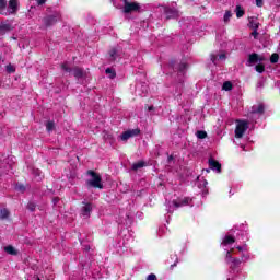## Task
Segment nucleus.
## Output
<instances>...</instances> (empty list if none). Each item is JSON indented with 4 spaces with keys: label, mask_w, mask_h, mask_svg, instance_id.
<instances>
[{
    "label": "nucleus",
    "mask_w": 280,
    "mask_h": 280,
    "mask_svg": "<svg viewBox=\"0 0 280 280\" xmlns=\"http://www.w3.org/2000/svg\"><path fill=\"white\" fill-rule=\"evenodd\" d=\"M89 179H86L85 185L88 189H104V184L102 183V175L95 171L89 170L86 172Z\"/></svg>",
    "instance_id": "nucleus-1"
},
{
    "label": "nucleus",
    "mask_w": 280,
    "mask_h": 280,
    "mask_svg": "<svg viewBox=\"0 0 280 280\" xmlns=\"http://www.w3.org/2000/svg\"><path fill=\"white\" fill-rule=\"evenodd\" d=\"M172 205L173 207H175V209H179V207H187V205H191V199L189 197H184L178 198L177 200H173V202H166V209L168 213L174 212V209H172Z\"/></svg>",
    "instance_id": "nucleus-2"
},
{
    "label": "nucleus",
    "mask_w": 280,
    "mask_h": 280,
    "mask_svg": "<svg viewBox=\"0 0 280 280\" xmlns=\"http://www.w3.org/2000/svg\"><path fill=\"white\" fill-rule=\"evenodd\" d=\"M248 130V121L246 120H236V128H235V137L236 139H242L244 133Z\"/></svg>",
    "instance_id": "nucleus-3"
},
{
    "label": "nucleus",
    "mask_w": 280,
    "mask_h": 280,
    "mask_svg": "<svg viewBox=\"0 0 280 280\" xmlns=\"http://www.w3.org/2000/svg\"><path fill=\"white\" fill-rule=\"evenodd\" d=\"M124 9L122 12L125 14H130V12H139L141 10V5L138 2H130L128 0H122Z\"/></svg>",
    "instance_id": "nucleus-4"
},
{
    "label": "nucleus",
    "mask_w": 280,
    "mask_h": 280,
    "mask_svg": "<svg viewBox=\"0 0 280 280\" xmlns=\"http://www.w3.org/2000/svg\"><path fill=\"white\" fill-rule=\"evenodd\" d=\"M61 69L66 71L67 73H71L77 78V80H80L81 78H84V70L80 67H74L73 69L69 68L67 63L61 65Z\"/></svg>",
    "instance_id": "nucleus-5"
},
{
    "label": "nucleus",
    "mask_w": 280,
    "mask_h": 280,
    "mask_svg": "<svg viewBox=\"0 0 280 280\" xmlns=\"http://www.w3.org/2000/svg\"><path fill=\"white\" fill-rule=\"evenodd\" d=\"M58 21H60V13H54L43 19L45 27H51V25H56Z\"/></svg>",
    "instance_id": "nucleus-6"
},
{
    "label": "nucleus",
    "mask_w": 280,
    "mask_h": 280,
    "mask_svg": "<svg viewBox=\"0 0 280 280\" xmlns=\"http://www.w3.org/2000/svg\"><path fill=\"white\" fill-rule=\"evenodd\" d=\"M5 12L7 13H4V16L16 14V12H19V0H9V4Z\"/></svg>",
    "instance_id": "nucleus-7"
},
{
    "label": "nucleus",
    "mask_w": 280,
    "mask_h": 280,
    "mask_svg": "<svg viewBox=\"0 0 280 280\" xmlns=\"http://www.w3.org/2000/svg\"><path fill=\"white\" fill-rule=\"evenodd\" d=\"M166 19H178L180 16V12L177 9H172L170 7H162Z\"/></svg>",
    "instance_id": "nucleus-8"
},
{
    "label": "nucleus",
    "mask_w": 280,
    "mask_h": 280,
    "mask_svg": "<svg viewBox=\"0 0 280 280\" xmlns=\"http://www.w3.org/2000/svg\"><path fill=\"white\" fill-rule=\"evenodd\" d=\"M82 208H81V215L83 218H90L91 217V211H93V205L91 202L83 201L82 202Z\"/></svg>",
    "instance_id": "nucleus-9"
},
{
    "label": "nucleus",
    "mask_w": 280,
    "mask_h": 280,
    "mask_svg": "<svg viewBox=\"0 0 280 280\" xmlns=\"http://www.w3.org/2000/svg\"><path fill=\"white\" fill-rule=\"evenodd\" d=\"M14 30V26H12V23L9 21L0 22V35L4 36V34H8Z\"/></svg>",
    "instance_id": "nucleus-10"
},
{
    "label": "nucleus",
    "mask_w": 280,
    "mask_h": 280,
    "mask_svg": "<svg viewBox=\"0 0 280 280\" xmlns=\"http://www.w3.org/2000/svg\"><path fill=\"white\" fill-rule=\"evenodd\" d=\"M141 132L139 129H132L125 131L121 136L120 139L121 141H128V139H131V137H137Z\"/></svg>",
    "instance_id": "nucleus-11"
},
{
    "label": "nucleus",
    "mask_w": 280,
    "mask_h": 280,
    "mask_svg": "<svg viewBox=\"0 0 280 280\" xmlns=\"http://www.w3.org/2000/svg\"><path fill=\"white\" fill-rule=\"evenodd\" d=\"M208 163H209L210 170L218 172V174H220V172H222V164H220V162H218L213 158H210Z\"/></svg>",
    "instance_id": "nucleus-12"
},
{
    "label": "nucleus",
    "mask_w": 280,
    "mask_h": 280,
    "mask_svg": "<svg viewBox=\"0 0 280 280\" xmlns=\"http://www.w3.org/2000/svg\"><path fill=\"white\" fill-rule=\"evenodd\" d=\"M262 60L264 57H259L257 52H253L248 56L247 67H250V65H255L256 62H261Z\"/></svg>",
    "instance_id": "nucleus-13"
},
{
    "label": "nucleus",
    "mask_w": 280,
    "mask_h": 280,
    "mask_svg": "<svg viewBox=\"0 0 280 280\" xmlns=\"http://www.w3.org/2000/svg\"><path fill=\"white\" fill-rule=\"evenodd\" d=\"M265 106L264 104L254 105L252 107V115H264Z\"/></svg>",
    "instance_id": "nucleus-14"
},
{
    "label": "nucleus",
    "mask_w": 280,
    "mask_h": 280,
    "mask_svg": "<svg viewBox=\"0 0 280 280\" xmlns=\"http://www.w3.org/2000/svg\"><path fill=\"white\" fill-rule=\"evenodd\" d=\"M218 59L226 60V54H220L219 56L215 54L210 55V60H211V62H213V65H218Z\"/></svg>",
    "instance_id": "nucleus-15"
},
{
    "label": "nucleus",
    "mask_w": 280,
    "mask_h": 280,
    "mask_svg": "<svg viewBox=\"0 0 280 280\" xmlns=\"http://www.w3.org/2000/svg\"><path fill=\"white\" fill-rule=\"evenodd\" d=\"M8 9V0H0V14L2 16H5V14H8V12H5Z\"/></svg>",
    "instance_id": "nucleus-16"
},
{
    "label": "nucleus",
    "mask_w": 280,
    "mask_h": 280,
    "mask_svg": "<svg viewBox=\"0 0 280 280\" xmlns=\"http://www.w3.org/2000/svg\"><path fill=\"white\" fill-rule=\"evenodd\" d=\"M223 246H229V244H235V238L231 235H226L224 238H223V242H222Z\"/></svg>",
    "instance_id": "nucleus-17"
},
{
    "label": "nucleus",
    "mask_w": 280,
    "mask_h": 280,
    "mask_svg": "<svg viewBox=\"0 0 280 280\" xmlns=\"http://www.w3.org/2000/svg\"><path fill=\"white\" fill-rule=\"evenodd\" d=\"M4 252H7L8 255H19V252L12 245L5 246Z\"/></svg>",
    "instance_id": "nucleus-18"
},
{
    "label": "nucleus",
    "mask_w": 280,
    "mask_h": 280,
    "mask_svg": "<svg viewBox=\"0 0 280 280\" xmlns=\"http://www.w3.org/2000/svg\"><path fill=\"white\" fill-rule=\"evenodd\" d=\"M0 218L1 220H8L10 218V211L5 208L0 209Z\"/></svg>",
    "instance_id": "nucleus-19"
},
{
    "label": "nucleus",
    "mask_w": 280,
    "mask_h": 280,
    "mask_svg": "<svg viewBox=\"0 0 280 280\" xmlns=\"http://www.w3.org/2000/svg\"><path fill=\"white\" fill-rule=\"evenodd\" d=\"M174 69H176V71H179V73H184V71L187 69V63L182 62L178 63L176 67L173 66Z\"/></svg>",
    "instance_id": "nucleus-20"
},
{
    "label": "nucleus",
    "mask_w": 280,
    "mask_h": 280,
    "mask_svg": "<svg viewBox=\"0 0 280 280\" xmlns=\"http://www.w3.org/2000/svg\"><path fill=\"white\" fill-rule=\"evenodd\" d=\"M141 167H145V162L140 161L138 163L132 164V170L137 172V170H141Z\"/></svg>",
    "instance_id": "nucleus-21"
},
{
    "label": "nucleus",
    "mask_w": 280,
    "mask_h": 280,
    "mask_svg": "<svg viewBox=\"0 0 280 280\" xmlns=\"http://www.w3.org/2000/svg\"><path fill=\"white\" fill-rule=\"evenodd\" d=\"M249 27L250 30H259V22H257V20L252 19L249 21Z\"/></svg>",
    "instance_id": "nucleus-22"
},
{
    "label": "nucleus",
    "mask_w": 280,
    "mask_h": 280,
    "mask_svg": "<svg viewBox=\"0 0 280 280\" xmlns=\"http://www.w3.org/2000/svg\"><path fill=\"white\" fill-rule=\"evenodd\" d=\"M235 12L237 19H242V16H244V9H242L241 5H236Z\"/></svg>",
    "instance_id": "nucleus-23"
},
{
    "label": "nucleus",
    "mask_w": 280,
    "mask_h": 280,
    "mask_svg": "<svg viewBox=\"0 0 280 280\" xmlns=\"http://www.w3.org/2000/svg\"><path fill=\"white\" fill-rule=\"evenodd\" d=\"M223 91H232L233 90V83L231 81H225L222 86Z\"/></svg>",
    "instance_id": "nucleus-24"
},
{
    "label": "nucleus",
    "mask_w": 280,
    "mask_h": 280,
    "mask_svg": "<svg viewBox=\"0 0 280 280\" xmlns=\"http://www.w3.org/2000/svg\"><path fill=\"white\" fill-rule=\"evenodd\" d=\"M197 139H207V131L199 130L196 132Z\"/></svg>",
    "instance_id": "nucleus-25"
},
{
    "label": "nucleus",
    "mask_w": 280,
    "mask_h": 280,
    "mask_svg": "<svg viewBox=\"0 0 280 280\" xmlns=\"http://www.w3.org/2000/svg\"><path fill=\"white\" fill-rule=\"evenodd\" d=\"M105 73L107 74V75H109V78L113 80V78H115L116 75H117V73H115V70H113V69H110V68H107L106 70H105Z\"/></svg>",
    "instance_id": "nucleus-26"
},
{
    "label": "nucleus",
    "mask_w": 280,
    "mask_h": 280,
    "mask_svg": "<svg viewBox=\"0 0 280 280\" xmlns=\"http://www.w3.org/2000/svg\"><path fill=\"white\" fill-rule=\"evenodd\" d=\"M231 16H233V13H231V11H226L223 16L224 23H229V21H231Z\"/></svg>",
    "instance_id": "nucleus-27"
},
{
    "label": "nucleus",
    "mask_w": 280,
    "mask_h": 280,
    "mask_svg": "<svg viewBox=\"0 0 280 280\" xmlns=\"http://www.w3.org/2000/svg\"><path fill=\"white\" fill-rule=\"evenodd\" d=\"M54 128H56V125L54 124V121H48V122L46 124V130H47L48 132H51V130H54Z\"/></svg>",
    "instance_id": "nucleus-28"
},
{
    "label": "nucleus",
    "mask_w": 280,
    "mask_h": 280,
    "mask_svg": "<svg viewBox=\"0 0 280 280\" xmlns=\"http://www.w3.org/2000/svg\"><path fill=\"white\" fill-rule=\"evenodd\" d=\"M270 62H272V65L279 62V55L278 54H272L271 58H270Z\"/></svg>",
    "instance_id": "nucleus-29"
},
{
    "label": "nucleus",
    "mask_w": 280,
    "mask_h": 280,
    "mask_svg": "<svg viewBox=\"0 0 280 280\" xmlns=\"http://www.w3.org/2000/svg\"><path fill=\"white\" fill-rule=\"evenodd\" d=\"M109 56H110L112 60H116V58H117V49L113 48L109 51Z\"/></svg>",
    "instance_id": "nucleus-30"
},
{
    "label": "nucleus",
    "mask_w": 280,
    "mask_h": 280,
    "mask_svg": "<svg viewBox=\"0 0 280 280\" xmlns=\"http://www.w3.org/2000/svg\"><path fill=\"white\" fill-rule=\"evenodd\" d=\"M27 209H28V211H36V203L28 202L27 203Z\"/></svg>",
    "instance_id": "nucleus-31"
},
{
    "label": "nucleus",
    "mask_w": 280,
    "mask_h": 280,
    "mask_svg": "<svg viewBox=\"0 0 280 280\" xmlns=\"http://www.w3.org/2000/svg\"><path fill=\"white\" fill-rule=\"evenodd\" d=\"M15 71H16V69H14V66H12V65L7 66V72L8 73H14Z\"/></svg>",
    "instance_id": "nucleus-32"
},
{
    "label": "nucleus",
    "mask_w": 280,
    "mask_h": 280,
    "mask_svg": "<svg viewBox=\"0 0 280 280\" xmlns=\"http://www.w3.org/2000/svg\"><path fill=\"white\" fill-rule=\"evenodd\" d=\"M255 70L258 72V73H264V71H266V68L264 66H256L255 67Z\"/></svg>",
    "instance_id": "nucleus-33"
},
{
    "label": "nucleus",
    "mask_w": 280,
    "mask_h": 280,
    "mask_svg": "<svg viewBox=\"0 0 280 280\" xmlns=\"http://www.w3.org/2000/svg\"><path fill=\"white\" fill-rule=\"evenodd\" d=\"M232 264H234V266H240V264H242V260L238 258H232Z\"/></svg>",
    "instance_id": "nucleus-34"
},
{
    "label": "nucleus",
    "mask_w": 280,
    "mask_h": 280,
    "mask_svg": "<svg viewBox=\"0 0 280 280\" xmlns=\"http://www.w3.org/2000/svg\"><path fill=\"white\" fill-rule=\"evenodd\" d=\"M257 8H264V0H256Z\"/></svg>",
    "instance_id": "nucleus-35"
},
{
    "label": "nucleus",
    "mask_w": 280,
    "mask_h": 280,
    "mask_svg": "<svg viewBox=\"0 0 280 280\" xmlns=\"http://www.w3.org/2000/svg\"><path fill=\"white\" fill-rule=\"evenodd\" d=\"M147 280H158V279H156V275H154V273L149 275V276L147 277Z\"/></svg>",
    "instance_id": "nucleus-36"
},
{
    "label": "nucleus",
    "mask_w": 280,
    "mask_h": 280,
    "mask_svg": "<svg viewBox=\"0 0 280 280\" xmlns=\"http://www.w3.org/2000/svg\"><path fill=\"white\" fill-rule=\"evenodd\" d=\"M252 36H254V38H257L259 36V33L257 32V30H253Z\"/></svg>",
    "instance_id": "nucleus-37"
},
{
    "label": "nucleus",
    "mask_w": 280,
    "mask_h": 280,
    "mask_svg": "<svg viewBox=\"0 0 280 280\" xmlns=\"http://www.w3.org/2000/svg\"><path fill=\"white\" fill-rule=\"evenodd\" d=\"M47 0H37V4L38 5H45Z\"/></svg>",
    "instance_id": "nucleus-38"
},
{
    "label": "nucleus",
    "mask_w": 280,
    "mask_h": 280,
    "mask_svg": "<svg viewBox=\"0 0 280 280\" xmlns=\"http://www.w3.org/2000/svg\"><path fill=\"white\" fill-rule=\"evenodd\" d=\"M176 264H178V260H176L173 265H171V270H174V268H176Z\"/></svg>",
    "instance_id": "nucleus-39"
},
{
    "label": "nucleus",
    "mask_w": 280,
    "mask_h": 280,
    "mask_svg": "<svg viewBox=\"0 0 280 280\" xmlns=\"http://www.w3.org/2000/svg\"><path fill=\"white\" fill-rule=\"evenodd\" d=\"M59 200H60L59 198H54V199H52L54 205H58V201H59Z\"/></svg>",
    "instance_id": "nucleus-40"
},
{
    "label": "nucleus",
    "mask_w": 280,
    "mask_h": 280,
    "mask_svg": "<svg viewBox=\"0 0 280 280\" xmlns=\"http://www.w3.org/2000/svg\"><path fill=\"white\" fill-rule=\"evenodd\" d=\"M226 259H232V258H231V252H228V253H226Z\"/></svg>",
    "instance_id": "nucleus-41"
},
{
    "label": "nucleus",
    "mask_w": 280,
    "mask_h": 280,
    "mask_svg": "<svg viewBox=\"0 0 280 280\" xmlns=\"http://www.w3.org/2000/svg\"><path fill=\"white\" fill-rule=\"evenodd\" d=\"M148 110H154V106H149Z\"/></svg>",
    "instance_id": "nucleus-42"
},
{
    "label": "nucleus",
    "mask_w": 280,
    "mask_h": 280,
    "mask_svg": "<svg viewBox=\"0 0 280 280\" xmlns=\"http://www.w3.org/2000/svg\"><path fill=\"white\" fill-rule=\"evenodd\" d=\"M236 248H237V250H244V247H242V246H237Z\"/></svg>",
    "instance_id": "nucleus-43"
},
{
    "label": "nucleus",
    "mask_w": 280,
    "mask_h": 280,
    "mask_svg": "<svg viewBox=\"0 0 280 280\" xmlns=\"http://www.w3.org/2000/svg\"><path fill=\"white\" fill-rule=\"evenodd\" d=\"M206 172L207 174H209L211 172V168H207Z\"/></svg>",
    "instance_id": "nucleus-44"
},
{
    "label": "nucleus",
    "mask_w": 280,
    "mask_h": 280,
    "mask_svg": "<svg viewBox=\"0 0 280 280\" xmlns=\"http://www.w3.org/2000/svg\"><path fill=\"white\" fill-rule=\"evenodd\" d=\"M85 250H90V247H89V246H85Z\"/></svg>",
    "instance_id": "nucleus-45"
},
{
    "label": "nucleus",
    "mask_w": 280,
    "mask_h": 280,
    "mask_svg": "<svg viewBox=\"0 0 280 280\" xmlns=\"http://www.w3.org/2000/svg\"><path fill=\"white\" fill-rule=\"evenodd\" d=\"M258 86H264L261 83H258Z\"/></svg>",
    "instance_id": "nucleus-46"
},
{
    "label": "nucleus",
    "mask_w": 280,
    "mask_h": 280,
    "mask_svg": "<svg viewBox=\"0 0 280 280\" xmlns=\"http://www.w3.org/2000/svg\"><path fill=\"white\" fill-rule=\"evenodd\" d=\"M172 159H173L172 156L168 158L170 161H172Z\"/></svg>",
    "instance_id": "nucleus-47"
},
{
    "label": "nucleus",
    "mask_w": 280,
    "mask_h": 280,
    "mask_svg": "<svg viewBox=\"0 0 280 280\" xmlns=\"http://www.w3.org/2000/svg\"><path fill=\"white\" fill-rule=\"evenodd\" d=\"M21 189H25V188L22 186V187H20V190H21Z\"/></svg>",
    "instance_id": "nucleus-48"
},
{
    "label": "nucleus",
    "mask_w": 280,
    "mask_h": 280,
    "mask_svg": "<svg viewBox=\"0 0 280 280\" xmlns=\"http://www.w3.org/2000/svg\"><path fill=\"white\" fill-rule=\"evenodd\" d=\"M37 280H40L39 278Z\"/></svg>",
    "instance_id": "nucleus-49"
}]
</instances>
